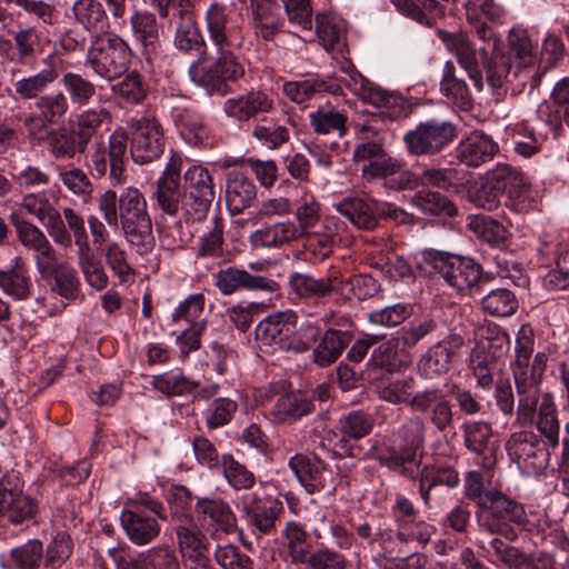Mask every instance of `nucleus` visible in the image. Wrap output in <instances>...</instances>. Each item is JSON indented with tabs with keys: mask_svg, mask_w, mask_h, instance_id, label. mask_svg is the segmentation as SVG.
Returning <instances> with one entry per match:
<instances>
[{
	"mask_svg": "<svg viewBox=\"0 0 569 569\" xmlns=\"http://www.w3.org/2000/svg\"><path fill=\"white\" fill-rule=\"evenodd\" d=\"M252 136L262 147L274 150L289 140L290 132L284 126L264 122L253 128Z\"/></svg>",
	"mask_w": 569,
	"mask_h": 569,
	"instance_id": "64",
	"label": "nucleus"
},
{
	"mask_svg": "<svg viewBox=\"0 0 569 569\" xmlns=\"http://www.w3.org/2000/svg\"><path fill=\"white\" fill-rule=\"evenodd\" d=\"M316 31L327 50H341L345 30L342 22L328 14H317Z\"/></svg>",
	"mask_w": 569,
	"mask_h": 569,
	"instance_id": "53",
	"label": "nucleus"
},
{
	"mask_svg": "<svg viewBox=\"0 0 569 569\" xmlns=\"http://www.w3.org/2000/svg\"><path fill=\"white\" fill-rule=\"evenodd\" d=\"M453 350L442 343L429 348L418 361V372L427 378L433 379L449 369Z\"/></svg>",
	"mask_w": 569,
	"mask_h": 569,
	"instance_id": "42",
	"label": "nucleus"
},
{
	"mask_svg": "<svg viewBox=\"0 0 569 569\" xmlns=\"http://www.w3.org/2000/svg\"><path fill=\"white\" fill-rule=\"evenodd\" d=\"M437 323L432 319L412 320L396 331V345L400 351H409L425 337L435 331Z\"/></svg>",
	"mask_w": 569,
	"mask_h": 569,
	"instance_id": "46",
	"label": "nucleus"
},
{
	"mask_svg": "<svg viewBox=\"0 0 569 569\" xmlns=\"http://www.w3.org/2000/svg\"><path fill=\"white\" fill-rule=\"evenodd\" d=\"M154 198L162 213L174 218L178 211V159L173 154L157 181Z\"/></svg>",
	"mask_w": 569,
	"mask_h": 569,
	"instance_id": "29",
	"label": "nucleus"
},
{
	"mask_svg": "<svg viewBox=\"0 0 569 569\" xmlns=\"http://www.w3.org/2000/svg\"><path fill=\"white\" fill-rule=\"evenodd\" d=\"M519 398L518 417L530 420L537 407V385L528 383V372L516 370L513 372Z\"/></svg>",
	"mask_w": 569,
	"mask_h": 569,
	"instance_id": "56",
	"label": "nucleus"
},
{
	"mask_svg": "<svg viewBox=\"0 0 569 569\" xmlns=\"http://www.w3.org/2000/svg\"><path fill=\"white\" fill-rule=\"evenodd\" d=\"M496 190L499 193L506 194L509 200V206L517 212H527L535 207V201L531 198L529 184L522 173L506 163H498L491 171L488 172Z\"/></svg>",
	"mask_w": 569,
	"mask_h": 569,
	"instance_id": "16",
	"label": "nucleus"
},
{
	"mask_svg": "<svg viewBox=\"0 0 569 569\" xmlns=\"http://www.w3.org/2000/svg\"><path fill=\"white\" fill-rule=\"evenodd\" d=\"M272 104L268 94L261 91H251L227 99L223 103V111L230 118L248 120L260 112H268Z\"/></svg>",
	"mask_w": 569,
	"mask_h": 569,
	"instance_id": "30",
	"label": "nucleus"
},
{
	"mask_svg": "<svg viewBox=\"0 0 569 569\" xmlns=\"http://www.w3.org/2000/svg\"><path fill=\"white\" fill-rule=\"evenodd\" d=\"M536 426L538 431L545 437L552 448H557L559 446L560 425L551 393H546L542 397Z\"/></svg>",
	"mask_w": 569,
	"mask_h": 569,
	"instance_id": "43",
	"label": "nucleus"
},
{
	"mask_svg": "<svg viewBox=\"0 0 569 569\" xmlns=\"http://www.w3.org/2000/svg\"><path fill=\"white\" fill-rule=\"evenodd\" d=\"M219 53V58L212 63L199 59L192 61L188 73L191 82L203 87L208 92L224 94V82L240 79L244 74V68L230 48H223Z\"/></svg>",
	"mask_w": 569,
	"mask_h": 569,
	"instance_id": "7",
	"label": "nucleus"
},
{
	"mask_svg": "<svg viewBox=\"0 0 569 569\" xmlns=\"http://www.w3.org/2000/svg\"><path fill=\"white\" fill-rule=\"evenodd\" d=\"M230 12L229 6L218 1L212 2L206 12L210 39L218 50L241 44V39L236 37V29L228 27Z\"/></svg>",
	"mask_w": 569,
	"mask_h": 569,
	"instance_id": "24",
	"label": "nucleus"
},
{
	"mask_svg": "<svg viewBox=\"0 0 569 569\" xmlns=\"http://www.w3.org/2000/svg\"><path fill=\"white\" fill-rule=\"evenodd\" d=\"M421 183L449 190L463 186L466 172L457 168H431L425 169L420 177Z\"/></svg>",
	"mask_w": 569,
	"mask_h": 569,
	"instance_id": "54",
	"label": "nucleus"
},
{
	"mask_svg": "<svg viewBox=\"0 0 569 569\" xmlns=\"http://www.w3.org/2000/svg\"><path fill=\"white\" fill-rule=\"evenodd\" d=\"M312 410V403L303 395L290 392L281 395L277 399L271 415L277 422L291 423L309 415Z\"/></svg>",
	"mask_w": 569,
	"mask_h": 569,
	"instance_id": "37",
	"label": "nucleus"
},
{
	"mask_svg": "<svg viewBox=\"0 0 569 569\" xmlns=\"http://www.w3.org/2000/svg\"><path fill=\"white\" fill-rule=\"evenodd\" d=\"M21 208L41 222L52 241L62 248L72 244V232L69 230L63 210L60 212L49 200L46 192H30L21 198Z\"/></svg>",
	"mask_w": 569,
	"mask_h": 569,
	"instance_id": "10",
	"label": "nucleus"
},
{
	"mask_svg": "<svg viewBox=\"0 0 569 569\" xmlns=\"http://www.w3.org/2000/svg\"><path fill=\"white\" fill-rule=\"evenodd\" d=\"M130 154L136 163L144 164L158 159L164 150L159 123L149 117L133 118L129 122Z\"/></svg>",
	"mask_w": 569,
	"mask_h": 569,
	"instance_id": "12",
	"label": "nucleus"
},
{
	"mask_svg": "<svg viewBox=\"0 0 569 569\" xmlns=\"http://www.w3.org/2000/svg\"><path fill=\"white\" fill-rule=\"evenodd\" d=\"M497 152L498 144L481 131H472L457 148L458 159L468 167H479L490 161Z\"/></svg>",
	"mask_w": 569,
	"mask_h": 569,
	"instance_id": "25",
	"label": "nucleus"
},
{
	"mask_svg": "<svg viewBox=\"0 0 569 569\" xmlns=\"http://www.w3.org/2000/svg\"><path fill=\"white\" fill-rule=\"evenodd\" d=\"M126 77L111 86L113 96L127 103H139L146 97V89L141 76L137 71L126 73Z\"/></svg>",
	"mask_w": 569,
	"mask_h": 569,
	"instance_id": "61",
	"label": "nucleus"
},
{
	"mask_svg": "<svg viewBox=\"0 0 569 569\" xmlns=\"http://www.w3.org/2000/svg\"><path fill=\"white\" fill-rule=\"evenodd\" d=\"M0 289L14 300H27L31 296L32 280L20 258L7 269H0Z\"/></svg>",
	"mask_w": 569,
	"mask_h": 569,
	"instance_id": "34",
	"label": "nucleus"
},
{
	"mask_svg": "<svg viewBox=\"0 0 569 569\" xmlns=\"http://www.w3.org/2000/svg\"><path fill=\"white\" fill-rule=\"evenodd\" d=\"M482 309L493 317H509L518 308V300L513 292L505 288L491 290L482 298Z\"/></svg>",
	"mask_w": 569,
	"mask_h": 569,
	"instance_id": "51",
	"label": "nucleus"
},
{
	"mask_svg": "<svg viewBox=\"0 0 569 569\" xmlns=\"http://www.w3.org/2000/svg\"><path fill=\"white\" fill-rule=\"evenodd\" d=\"M196 510L210 521L214 533L230 535L237 531V517L230 505L221 498H201Z\"/></svg>",
	"mask_w": 569,
	"mask_h": 569,
	"instance_id": "28",
	"label": "nucleus"
},
{
	"mask_svg": "<svg viewBox=\"0 0 569 569\" xmlns=\"http://www.w3.org/2000/svg\"><path fill=\"white\" fill-rule=\"evenodd\" d=\"M44 67L37 73L19 77V69L10 70V83L21 100L38 99L58 79L59 71L53 54L43 60Z\"/></svg>",
	"mask_w": 569,
	"mask_h": 569,
	"instance_id": "20",
	"label": "nucleus"
},
{
	"mask_svg": "<svg viewBox=\"0 0 569 569\" xmlns=\"http://www.w3.org/2000/svg\"><path fill=\"white\" fill-rule=\"evenodd\" d=\"M290 469L308 493L336 490L333 472L315 456L298 453L289 459Z\"/></svg>",
	"mask_w": 569,
	"mask_h": 569,
	"instance_id": "17",
	"label": "nucleus"
},
{
	"mask_svg": "<svg viewBox=\"0 0 569 569\" xmlns=\"http://www.w3.org/2000/svg\"><path fill=\"white\" fill-rule=\"evenodd\" d=\"M309 120L317 133L328 134L338 132L341 137L346 132L347 116L333 108L320 107L309 113Z\"/></svg>",
	"mask_w": 569,
	"mask_h": 569,
	"instance_id": "50",
	"label": "nucleus"
},
{
	"mask_svg": "<svg viewBox=\"0 0 569 569\" xmlns=\"http://www.w3.org/2000/svg\"><path fill=\"white\" fill-rule=\"evenodd\" d=\"M438 36L478 91L483 89V71L487 83L493 90L506 87L516 93L527 83L535 87L539 81L532 43L522 28H512L508 36V51L491 58L485 47L477 48L462 31L439 30Z\"/></svg>",
	"mask_w": 569,
	"mask_h": 569,
	"instance_id": "1",
	"label": "nucleus"
},
{
	"mask_svg": "<svg viewBox=\"0 0 569 569\" xmlns=\"http://www.w3.org/2000/svg\"><path fill=\"white\" fill-rule=\"evenodd\" d=\"M373 427V419L363 411H352L340 419L342 439L358 440L366 437Z\"/></svg>",
	"mask_w": 569,
	"mask_h": 569,
	"instance_id": "62",
	"label": "nucleus"
},
{
	"mask_svg": "<svg viewBox=\"0 0 569 569\" xmlns=\"http://www.w3.org/2000/svg\"><path fill=\"white\" fill-rule=\"evenodd\" d=\"M336 210L360 229H373L378 223L381 204L360 198L345 199L335 204Z\"/></svg>",
	"mask_w": 569,
	"mask_h": 569,
	"instance_id": "31",
	"label": "nucleus"
},
{
	"mask_svg": "<svg viewBox=\"0 0 569 569\" xmlns=\"http://www.w3.org/2000/svg\"><path fill=\"white\" fill-rule=\"evenodd\" d=\"M39 36L33 27L20 28L12 33V42L7 44L12 49L7 54V59L11 62L24 64L36 58Z\"/></svg>",
	"mask_w": 569,
	"mask_h": 569,
	"instance_id": "40",
	"label": "nucleus"
},
{
	"mask_svg": "<svg viewBox=\"0 0 569 569\" xmlns=\"http://www.w3.org/2000/svg\"><path fill=\"white\" fill-rule=\"evenodd\" d=\"M329 92L335 96L342 93L340 83L322 79H303L288 81L283 84V93L295 103H306L316 99L319 94Z\"/></svg>",
	"mask_w": 569,
	"mask_h": 569,
	"instance_id": "33",
	"label": "nucleus"
},
{
	"mask_svg": "<svg viewBox=\"0 0 569 569\" xmlns=\"http://www.w3.org/2000/svg\"><path fill=\"white\" fill-rule=\"evenodd\" d=\"M68 110L69 102L63 92L42 94L34 102V112L24 118L23 124L30 136L42 139L51 126L63 121Z\"/></svg>",
	"mask_w": 569,
	"mask_h": 569,
	"instance_id": "15",
	"label": "nucleus"
},
{
	"mask_svg": "<svg viewBox=\"0 0 569 569\" xmlns=\"http://www.w3.org/2000/svg\"><path fill=\"white\" fill-rule=\"evenodd\" d=\"M507 346L508 337L505 333L497 335L493 339L481 335L471 350L470 368L496 367L497 359L506 352Z\"/></svg>",
	"mask_w": 569,
	"mask_h": 569,
	"instance_id": "36",
	"label": "nucleus"
},
{
	"mask_svg": "<svg viewBox=\"0 0 569 569\" xmlns=\"http://www.w3.org/2000/svg\"><path fill=\"white\" fill-rule=\"evenodd\" d=\"M413 379H382L377 382L376 390L379 397L390 403L407 402L413 389Z\"/></svg>",
	"mask_w": 569,
	"mask_h": 569,
	"instance_id": "58",
	"label": "nucleus"
},
{
	"mask_svg": "<svg viewBox=\"0 0 569 569\" xmlns=\"http://www.w3.org/2000/svg\"><path fill=\"white\" fill-rule=\"evenodd\" d=\"M36 506L33 500L20 489L9 488V480L0 481V516L12 523H20L32 518Z\"/></svg>",
	"mask_w": 569,
	"mask_h": 569,
	"instance_id": "27",
	"label": "nucleus"
},
{
	"mask_svg": "<svg viewBox=\"0 0 569 569\" xmlns=\"http://www.w3.org/2000/svg\"><path fill=\"white\" fill-rule=\"evenodd\" d=\"M509 456L532 473H541L549 467L550 452L527 435H513L507 443Z\"/></svg>",
	"mask_w": 569,
	"mask_h": 569,
	"instance_id": "22",
	"label": "nucleus"
},
{
	"mask_svg": "<svg viewBox=\"0 0 569 569\" xmlns=\"http://www.w3.org/2000/svg\"><path fill=\"white\" fill-rule=\"evenodd\" d=\"M297 322L298 316L293 310L273 312L257 325L256 340L266 351H290V339Z\"/></svg>",
	"mask_w": 569,
	"mask_h": 569,
	"instance_id": "14",
	"label": "nucleus"
},
{
	"mask_svg": "<svg viewBox=\"0 0 569 569\" xmlns=\"http://www.w3.org/2000/svg\"><path fill=\"white\" fill-rule=\"evenodd\" d=\"M465 445L478 456L485 469H491L497 462L499 442L492 427L486 421H468L462 425Z\"/></svg>",
	"mask_w": 569,
	"mask_h": 569,
	"instance_id": "19",
	"label": "nucleus"
},
{
	"mask_svg": "<svg viewBox=\"0 0 569 569\" xmlns=\"http://www.w3.org/2000/svg\"><path fill=\"white\" fill-rule=\"evenodd\" d=\"M253 24L257 32L270 39L282 26L279 7L272 0H250Z\"/></svg>",
	"mask_w": 569,
	"mask_h": 569,
	"instance_id": "38",
	"label": "nucleus"
},
{
	"mask_svg": "<svg viewBox=\"0 0 569 569\" xmlns=\"http://www.w3.org/2000/svg\"><path fill=\"white\" fill-rule=\"evenodd\" d=\"M253 182L241 173L232 176L227 182L226 203L230 212L240 213L256 198Z\"/></svg>",
	"mask_w": 569,
	"mask_h": 569,
	"instance_id": "39",
	"label": "nucleus"
},
{
	"mask_svg": "<svg viewBox=\"0 0 569 569\" xmlns=\"http://www.w3.org/2000/svg\"><path fill=\"white\" fill-rule=\"evenodd\" d=\"M486 505L481 510H487L488 516L478 513L480 528L488 533H498L503 526L509 523L523 525L527 522V515L522 505L510 499L501 491L490 488Z\"/></svg>",
	"mask_w": 569,
	"mask_h": 569,
	"instance_id": "13",
	"label": "nucleus"
},
{
	"mask_svg": "<svg viewBox=\"0 0 569 569\" xmlns=\"http://www.w3.org/2000/svg\"><path fill=\"white\" fill-rule=\"evenodd\" d=\"M346 73L341 82L361 101L380 109L382 118L393 121L406 117L407 107L401 94L371 82L355 68L348 67Z\"/></svg>",
	"mask_w": 569,
	"mask_h": 569,
	"instance_id": "9",
	"label": "nucleus"
},
{
	"mask_svg": "<svg viewBox=\"0 0 569 569\" xmlns=\"http://www.w3.org/2000/svg\"><path fill=\"white\" fill-rule=\"evenodd\" d=\"M343 347L342 333L338 330H327L320 343L313 349L316 362L320 366L332 363L341 355Z\"/></svg>",
	"mask_w": 569,
	"mask_h": 569,
	"instance_id": "60",
	"label": "nucleus"
},
{
	"mask_svg": "<svg viewBox=\"0 0 569 569\" xmlns=\"http://www.w3.org/2000/svg\"><path fill=\"white\" fill-rule=\"evenodd\" d=\"M63 216L72 232L71 236L77 247V263L86 283L96 291L104 290L108 287L109 277L101 259L89 243L83 218L71 207L63 208Z\"/></svg>",
	"mask_w": 569,
	"mask_h": 569,
	"instance_id": "6",
	"label": "nucleus"
},
{
	"mask_svg": "<svg viewBox=\"0 0 569 569\" xmlns=\"http://www.w3.org/2000/svg\"><path fill=\"white\" fill-rule=\"evenodd\" d=\"M214 287L221 295L229 296L239 290L263 291L274 293L279 283L272 279L252 274L248 270L234 266L219 270L212 276Z\"/></svg>",
	"mask_w": 569,
	"mask_h": 569,
	"instance_id": "18",
	"label": "nucleus"
},
{
	"mask_svg": "<svg viewBox=\"0 0 569 569\" xmlns=\"http://www.w3.org/2000/svg\"><path fill=\"white\" fill-rule=\"evenodd\" d=\"M53 274L52 290L67 300H76L81 295V282L77 270L68 262H60L51 272Z\"/></svg>",
	"mask_w": 569,
	"mask_h": 569,
	"instance_id": "48",
	"label": "nucleus"
},
{
	"mask_svg": "<svg viewBox=\"0 0 569 569\" xmlns=\"http://www.w3.org/2000/svg\"><path fill=\"white\" fill-rule=\"evenodd\" d=\"M411 203L425 214H446L453 217L457 214V207L447 197L436 191L422 190L411 198Z\"/></svg>",
	"mask_w": 569,
	"mask_h": 569,
	"instance_id": "47",
	"label": "nucleus"
},
{
	"mask_svg": "<svg viewBox=\"0 0 569 569\" xmlns=\"http://www.w3.org/2000/svg\"><path fill=\"white\" fill-rule=\"evenodd\" d=\"M283 510L281 501L272 498L264 499L262 506L249 519V522L261 533H270Z\"/></svg>",
	"mask_w": 569,
	"mask_h": 569,
	"instance_id": "63",
	"label": "nucleus"
},
{
	"mask_svg": "<svg viewBox=\"0 0 569 569\" xmlns=\"http://www.w3.org/2000/svg\"><path fill=\"white\" fill-rule=\"evenodd\" d=\"M98 209L109 227L121 228L124 239L139 254L152 250V222L146 198L137 188H127L120 196L114 190L104 191L98 198Z\"/></svg>",
	"mask_w": 569,
	"mask_h": 569,
	"instance_id": "2",
	"label": "nucleus"
},
{
	"mask_svg": "<svg viewBox=\"0 0 569 569\" xmlns=\"http://www.w3.org/2000/svg\"><path fill=\"white\" fill-rule=\"evenodd\" d=\"M72 11L76 20L88 31L102 32L108 28V16L99 0H77Z\"/></svg>",
	"mask_w": 569,
	"mask_h": 569,
	"instance_id": "41",
	"label": "nucleus"
},
{
	"mask_svg": "<svg viewBox=\"0 0 569 569\" xmlns=\"http://www.w3.org/2000/svg\"><path fill=\"white\" fill-rule=\"evenodd\" d=\"M132 57V50L121 37L104 33L91 41L84 64L97 78L111 83L129 71Z\"/></svg>",
	"mask_w": 569,
	"mask_h": 569,
	"instance_id": "3",
	"label": "nucleus"
},
{
	"mask_svg": "<svg viewBox=\"0 0 569 569\" xmlns=\"http://www.w3.org/2000/svg\"><path fill=\"white\" fill-rule=\"evenodd\" d=\"M298 239L296 223L291 220L264 226L249 236V243L253 249L280 248Z\"/></svg>",
	"mask_w": 569,
	"mask_h": 569,
	"instance_id": "32",
	"label": "nucleus"
},
{
	"mask_svg": "<svg viewBox=\"0 0 569 569\" xmlns=\"http://www.w3.org/2000/svg\"><path fill=\"white\" fill-rule=\"evenodd\" d=\"M295 214L298 221V224H296L298 238L305 236V233H317L331 222L329 219L321 220L319 204L312 196H305L301 199Z\"/></svg>",
	"mask_w": 569,
	"mask_h": 569,
	"instance_id": "44",
	"label": "nucleus"
},
{
	"mask_svg": "<svg viewBox=\"0 0 569 569\" xmlns=\"http://www.w3.org/2000/svg\"><path fill=\"white\" fill-rule=\"evenodd\" d=\"M289 284L291 290L302 298L323 297L332 291H345L339 286L336 274L316 279L312 276L297 272L290 276Z\"/></svg>",
	"mask_w": 569,
	"mask_h": 569,
	"instance_id": "35",
	"label": "nucleus"
},
{
	"mask_svg": "<svg viewBox=\"0 0 569 569\" xmlns=\"http://www.w3.org/2000/svg\"><path fill=\"white\" fill-rule=\"evenodd\" d=\"M221 467L224 479L233 489L246 490L254 485V475L231 455H222Z\"/></svg>",
	"mask_w": 569,
	"mask_h": 569,
	"instance_id": "57",
	"label": "nucleus"
},
{
	"mask_svg": "<svg viewBox=\"0 0 569 569\" xmlns=\"http://www.w3.org/2000/svg\"><path fill=\"white\" fill-rule=\"evenodd\" d=\"M440 90L451 103L459 108H468L471 103L469 89L462 79L455 76V66L451 61L445 64Z\"/></svg>",
	"mask_w": 569,
	"mask_h": 569,
	"instance_id": "45",
	"label": "nucleus"
},
{
	"mask_svg": "<svg viewBox=\"0 0 569 569\" xmlns=\"http://www.w3.org/2000/svg\"><path fill=\"white\" fill-rule=\"evenodd\" d=\"M10 220L14 227L18 241L26 249L32 251L49 240L44 231L29 220L19 218L13 212L10 214Z\"/></svg>",
	"mask_w": 569,
	"mask_h": 569,
	"instance_id": "59",
	"label": "nucleus"
},
{
	"mask_svg": "<svg viewBox=\"0 0 569 569\" xmlns=\"http://www.w3.org/2000/svg\"><path fill=\"white\" fill-rule=\"evenodd\" d=\"M456 136L457 128L452 122L432 119L407 132L405 142L412 154H433L451 143Z\"/></svg>",
	"mask_w": 569,
	"mask_h": 569,
	"instance_id": "11",
	"label": "nucleus"
},
{
	"mask_svg": "<svg viewBox=\"0 0 569 569\" xmlns=\"http://www.w3.org/2000/svg\"><path fill=\"white\" fill-rule=\"evenodd\" d=\"M204 307V296L193 293L180 305V319L183 318L188 327L180 325V353H187L197 350L200 347V337L204 330L202 312Z\"/></svg>",
	"mask_w": 569,
	"mask_h": 569,
	"instance_id": "21",
	"label": "nucleus"
},
{
	"mask_svg": "<svg viewBox=\"0 0 569 569\" xmlns=\"http://www.w3.org/2000/svg\"><path fill=\"white\" fill-rule=\"evenodd\" d=\"M212 179L207 169L193 166L184 173V194L182 199V217L180 224L184 222L189 238L199 230L207 217L211 201L213 200Z\"/></svg>",
	"mask_w": 569,
	"mask_h": 569,
	"instance_id": "5",
	"label": "nucleus"
},
{
	"mask_svg": "<svg viewBox=\"0 0 569 569\" xmlns=\"http://www.w3.org/2000/svg\"><path fill=\"white\" fill-rule=\"evenodd\" d=\"M346 73L341 82L361 101L380 109L382 118L393 121L406 117L407 107L401 94L371 82L355 68L348 67Z\"/></svg>",
	"mask_w": 569,
	"mask_h": 569,
	"instance_id": "8",
	"label": "nucleus"
},
{
	"mask_svg": "<svg viewBox=\"0 0 569 569\" xmlns=\"http://www.w3.org/2000/svg\"><path fill=\"white\" fill-rule=\"evenodd\" d=\"M425 423L420 418L405 421L390 437V445L377 453V460L407 477L418 471L417 452L422 447Z\"/></svg>",
	"mask_w": 569,
	"mask_h": 569,
	"instance_id": "4",
	"label": "nucleus"
},
{
	"mask_svg": "<svg viewBox=\"0 0 569 569\" xmlns=\"http://www.w3.org/2000/svg\"><path fill=\"white\" fill-rule=\"evenodd\" d=\"M60 82L71 102L79 107L88 104L96 93L94 84L79 73L67 72Z\"/></svg>",
	"mask_w": 569,
	"mask_h": 569,
	"instance_id": "55",
	"label": "nucleus"
},
{
	"mask_svg": "<svg viewBox=\"0 0 569 569\" xmlns=\"http://www.w3.org/2000/svg\"><path fill=\"white\" fill-rule=\"evenodd\" d=\"M436 268L445 281L458 291L471 289L481 276L480 266L471 258L447 257L437 262Z\"/></svg>",
	"mask_w": 569,
	"mask_h": 569,
	"instance_id": "23",
	"label": "nucleus"
},
{
	"mask_svg": "<svg viewBox=\"0 0 569 569\" xmlns=\"http://www.w3.org/2000/svg\"><path fill=\"white\" fill-rule=\"evenodd\" d=\"M468 200L477 208L493 211L500 206V197L496 186L492 183L490 177L487 174L485 179L475 181L468 188Z\"/></svg>",
	"mask_w": 569,
	"mask_h": 569,
	"instance_id": "52",
	"label": "nucleus"
},
{
	"mask_svg": "<svg viewBox=\"0 0 569 569\" xmlns=\"http://www.w3.org/2000/svg\"><path fill=\"white\" fill-rule=\"evenodd\" d=\"M58 176L66 189L82 202H88L93 193V186L87 173L80 168L61 167L57 168Z\"/></svg>",
	"mask_w": 569,
	"mask_h": 569,
	"instance_id": "49",
	"label": "nucleus"
},
{
	"mask_svg": "<svg viewBox=\"0 0 569 569\" xmlns=\"http://www.w3.org/2000/svg\"><path fill=\"white\" fill-rule=\"evenodd\" d=\"M120 525L127 538L136 546H146L160 533V527L153 517L134 509L124 508L121 511Z\"/></svg>",
	"mask_w": 569,
	"mask_h": 569,
	"instance_id": "26",
	"label": "nucleus"
}]
</instances>
